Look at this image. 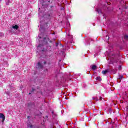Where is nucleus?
<instances>
[{
    "instance_id": "obj_24",
    "label": "nucleus",
    "mask_w": 128,
    "mask_h": 128,
    "mask_svg": "<svg viewBox=\"0 0 128 128\" xmlns=\"http://www.w3.org/2000/svg\"><path fill=\"white\" fill-rule=\"evenodd\" d=\"M48 2H50V1H48Z\"/></svg>"
},
{
    "instance_id": "obj_13",
    "label": "nucleus",
    "mask_w": 128,
    "mask_h": 128,
    "mask_svg": "<svg viewBox=\"0 0 128 128\" xmlns=\"http://www.w3.org/2000/svg\"><path fill=\"white\" fill-rule=\"evenodd\" d=\"M34 90H36V89L32 88V92H34Z\"/></svg>"
},
{
    "instance_id": "obj_27",
    "label": "nucleus",
    "mask_w": 128,
    "mask_h": 128,
    "mask_svg": "<svg viewBox=\"0 0 128 128\" xmlns=\"http://www.w3.org/2000/svg\"><path fill=\"white\" fill-rule=\"evenodd\" d=\"M53 34H54V33Z\"/></svg>"
},
{
    "instance_id": "obj_15",
    "label": "nucleus",
    "mask_w": 128,
    "mask_h": 128,
    "mask_svg": "<svg viewBox=\"0 0 128 128\" xmlns=\"http://www.w3.org/2000/svg\"><path fill=\"white\" fill-rule=\"evenodd\" d=\"M99 100H102V97H100V98Z\"/></svg>"
},
{
    "instance_id": "obj_25",
    "label": "nucleus",
    "mask_w": 128,
    "mask_h": 128,
    "mask_svg": "<svg viewBox=\"0 0 128 128\" xmlns=\"http://www.w3.org/2000/svg\"><path fill=\"white\" fill-rule=\"evenodd\" d=\"M97 78H98V77H97Z\"/></svg>"
},
{
    "instance_id": "obj_14",
    "label": "nucleus",
    "mask_w": 128,
    "mask_h": 128,
    "mask_svg": "<svg viewBox=\"0 0 128 128\" xmlns=\"http://www.w3.org/2000/svg\"><path fill=\"white\" fill-rule=\"evenodd\" d=\"M44 64H46V62H44Z\"/></svg>"
},
{
    "instance_id": "obj_7",
    "label": "nucleus",
    "mask_w": 128,
    "mask_h": 128,
    "mask_svg": "<svg viewBox=\"0 0 128 128\" xmlns=\"http://www.w3.org/2000/svg\"><path fill=\"white\" fill-rule=\"evenodd\" d=\"M96 10L97 12H98V14H102V11H100V10L99 9H96Z\"/></svg>"
},
{
    "instance_id": "obj_8",
    "label": "nucleus",
    "mask_w": 128,
    "mask_h": 128,
    "mask_svg": "<svg viewBox=\"0 0 128 128\" xmlns=\"http://www.w3.org/2000/svg\"><path fill=\"white\" fill-rule=\"evenodd\" d=\"M124 40H128V35H125L124 36Z\"/></svg>"
},
{
    "instance_id": "obj_20",
    "label": "nucleus",
    "mask_w": 128,
    "mask_h": 128,
    "mask_svg": "<svg viewBox=\"0 0 128 128\" xmlns=\"http://www.w3.org/2000/svg\"><path fill=\"white\" fill-rule=\"evenodd\" d=\"M107 4H108V6H110V2H108Z\"/></svg>"
},
{
    "instance_id": "obj_10",
    "label": "nucleus",
    "mask_w": 128,
    "mask_h": 128,
    "mask_svg": "<svg viewBox=\"0 0 128 128\" xmlns=\"http://www.w3.org/2000/svg\"><path fill=\"white\" fill-rule=\"evenodd\" d=\"M118 70H122V66H118Z\"/></svg>"
},
{
    "instance_id": "obj_2",
    "label": "nucleus",
    "mask_w": 128,
    "mask_h": 128,
    "mask_svg": "<svg viewBox=\"0 0 128 128\" xmlns=\"http://www.w3.org/2000/svg\"><path fill=\"white\" fill-rule=\"evenodd\" d=\"M38 68H44V66L40 64V62H38Z\"/></svg>"
},
{
    "instance_id": "obj_9",
    "label": "nucleus",
    "mask_w": 128,
    "mask_h": 128,
    "mask_svg": "<svg viewBox=\"0 0 128 128\" xmlns=\"http://www.w3.org/2000/svg\"><path fill=\"white\" fill-rule=\"evenodd\" d=\"M112 72H114V74H116V72H118V70H112Z\"/></svg>"
},
{
    "instance_id": "obj_5",
    "label": "nucleus",
    "mask_w": 128,
    "mask_h": 128,
    "mask_svg": "<svg viewBox=\"0 0 128 128\" xmlns=\"http://www.w3.org/2000/svg\"><path fill=\"white\" fill-rule=\"evenodd\" d=\"M12 28H14L15 30H18V26L15 25L14 26H12Z\"/></svg>"
},
{
    "instance_id": "obj_22",
    "label": "nucleus",
    "mask_w": 128,
    "mask_h": 128,
    "mask_svg": "<svg viewBox=\"0 0 128 128\" xmlns=\"http://www.w3.org/2000/svg\"><path fill=\"white\" fill-rule=\"evenodd\" d=\"M32 94V93L30 92V93H29V94Z\"/></svg>"
},
{
    "instance_id": "obj_11",
    "label": "nucleus",
    "mask_w": 128,
    "mask_h": 128,
    "mask_svg": "<svg viewBox=\"0 0 128 128\" xmlns=\"http://www.w3.org/2000/svg\"><path fill=\"white\" fill-rule=\"evenodd\" d=\"M28 126H29V128H32V124H28Z\"/></svg>"
},
{
    "instance_id": "obj_3",
    "label": "nucleus",
    "mask_w": 128,
    "mask_h": 128,
    "mask_svg": "<svg viewBox=\"0 0 128 128\" xmlns=\"http://www.w3.org/2000/svg\"><path fill=\"white\" fill-rule=\"evenodd\" d=\"M91 68H92V70H96V68H98L96 66V65H92Z\"/></svg>"
},
{
    "instance_id": "obj_18",
    "label": "nucleus",
    "mask_w": 128,
    "mask_h": 128,
    "mask_svg": "<svg viewBox=\"0 0 128 128\" xmlns=\"http://www.w3.org/2000/svg\"><path fill=\"white\" fill-rule=\"evenodd\" d=\"M40 44L38 45V48H40Z\"/></svg>"
},
{
    "instance_id": "obj_4",
    "label": "nucleus",
    "mask_w": 128,
    "mask_h": 128,
    "mask_svg": "<svg viewBox=\"0 0 128 128\" xmlns=\"http://www.w3.org/2000/svg\"><path fill=\"white\" fill-rule=\"evenodd\" d=\"M110 70H102V74H108Z\"/></svg>"
},
{
    "instance_id": "obj_6",
    "label": "nucleus",
    "mask_w": 128,
    "mask_h": 128,
    "mask_svg": "<svg viewBox=\"0 0 128 128\" xmlns=\"http://www.w3.org/2000/svg\"><path fill=\"white\" fill-rule=\"evenodd\" d=\"M122 78H124V76H122V75H119L118 77V80H122Z\"/></svg>"
},
{
    "instance_id": "obj_21",
    "label": "nucleus",
    "mask_w": 128,
    "mask_h": 128,
    "mask_svg": "<svg viewBox=\"0 0 128 128\" xmlns=\"http://www.w3.org/2000/svg\"><path fill=\"white\" fill-rule=\"evenodd\" d=\"M56 46H58V43H56Z\"/></svg>"
},
{
    "instance_id": "obj_16",
    "label": "nucleus",
    "mask_w": 128,
    "mask_h": 128,
    "mask_svg": "<svg viewBox=\"0 0 128 128\" xmlns=\"http://www.w3.org/2000/svg\"><path fill=\"white\" fill-rule=\"evenodd\" d=\"M30 106V103H28V106Z\"/></svg>"
},
{
    "instance_id": "obj_19",
    "label": "nucleus",
    "mask_w": 128,
    "mask_h": 128,
    "mask_svg": "<svg viewBox=\"0 0 128 128\" xmlns=\"http://www.w3.org/2000/svg\"><path fill=\"white\" fill-rule=\"evenodd\" d=\"M44 40H46V37H44Z\"/></svg>"
},
{
    "instance_id": "obj_17",
    "label": "nucleus",
    "mask_w": 128,
    "mask_h": 128,
    "mask_svg": "<svg viewBox=\"0 0 128 128\" xmlns=\"http://www.w3.org/2000/svg\"><path fill=\"white\" fill-rule=\"evenodd\" d=\"M37 90H40V87L39 86H37Z\"/></svg>"
},
{
    "instance_id": "obj_26",
    "label": "nucleus",
    "mask_w": 128,
    "mask_h": 128,
    "mask_svg": "<svg viewBox=\"0 0 128 128\" xmlns=\"http://www.w3.org/2000/svg\"><path fill=\"white\" fill-rule=\"evenodd\" d=\"M93 100H94V98H93Z\"/></svg>"
},
{
    "instance_id": "obj_12",
    "label": "nucleus",
    "mask_w": 128,
    "mask_h": 128,
    "mask_svg": "<svg viewBox=\"0 0 128 128\" xmlns=\"http://www.w3.org/2000/svg\"><path fill=\"white\" fill-rule=\"evenodd\" d=\"M38 84H40V85L42 84V81H39Z\"/></svg>"
},
{
    "instance_id": "obj_1",
    "label": "nucleus",
    "mask_w": 128,
    "mask_h": 128,
    "mask_svg": "<svg viewBox=\"0 0 128 128\" xmlns=\"http://www.w3.org/2000/svg\"><path fill=\"white\" fill-rule=\"evenodd\" d=\"M0 118H2V122H4L6 120V116L2 113H0Z\"/></svg>"
},
{
    "instance_id": "obj_23",
    "label": "nucleus",
    "mask_w": 128,
    "mask_h": 128,
    "mask_svg": "<svg viewBox=\"0 0 128 128\" xmlns=\"http://www.w3.org/2000/svg\"><path fill=\"white\" fill-rule=\"evenodd\" d=\"M28 118H30V116H28Z\"/></svg>"
}]
</instances>
